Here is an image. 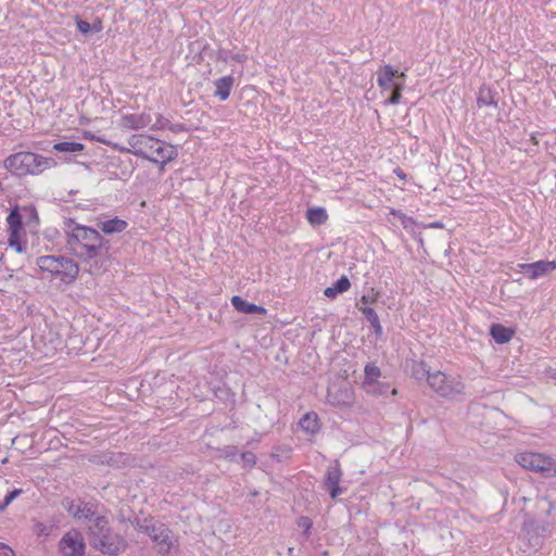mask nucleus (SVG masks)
Masks as SVG:
<instances>
[{
	"instance_id": "1",
	"label": "nucleus",
	"mask_w": 556,
	"mask_h": 556,
	"mask_svg": "<svg viewBox=\"0 0 556 556\" xmlns=\"http://www.w3.org/2000/svg\"><path fill=\"white\" fill-rule=\"evenodd\" d=\"M64 232L67 249L83 262L110 255L111 242L97 228L67 218L64 220Z\"/></svg>"
},
{
	"instance_id": "2",
	"label": "nucleus",
	"mask_w": 556,
	"mask_h": 556,
	"mask_svg": "<svg viewBox=\"0 0 556 556\" xmlns=\"http://www.w3.org/2000/svg\"><path fill=\"white\" fill-rule=\"evenodd\" d=\"M535 508V518H527L522 527L523 536L529 546L533 548L543 544L549 527L556 521L555 515H553V511H556V504L552 501L551 495L538 497Z\"/></svg>"
},
{
	"instance_id": "3",
	"label": "nucleus",
	"mask_w": 556,
	"mask_h": 556,
	"mask_svg": "<svg viewBox=\"0 0 556 556\" xmlns=\"http://www.w3.org/2000/svg\"><path fill=\"white\" fill-rule=\"evenodd\" d=\"M128 152L134 155L148 160L154 164H160V169L177 156L173 146L164 147L160 140L143 134L132 135L128 139Z\"/></svg>"
},
{
	"instance_id": "4",
	"label": "nucleus",
	"mask_w": 556,
	"mask_h": 556,
	"mask_svg": "<svg viewBox=\"0 0 556 556\" xmlns=\"http://www.w3.org/2000/svg\"><path fill=\"white\" fill-rule=\"evenodd\" d=\"M56 161L53 157H46L29 151H21L9 155L3 166L12 175L16 177L37 176L46 169L56 166Z\"/></svg>"
},
{
	"instance_id": "5",
	"label": "nucleus",
	"mask_w": 556,
	"mask_h": 556,
	"mask_svg": "<svg viewBox=\"0 0 556 556\" xmlns=\"http://www.w3.org/2000/svg\"><path fill=\"white\" fill-rule=\"evenodd\" d=\"M99 521L89 527L90 545L108 555H118L127 547L126 540L118 533L113 532L108 519H98Z\"/></svg>"
},
{
	"instance_id": "6",
	"label": "nucleus",
	"mask_w": 556,
	"mask_h": 556,
	"mask_svg": "<svg viewBox=\"0 0 556 556\" xmlns=\"http://www.w3.org/2000/svg\"><path fill=\"white\" fill-rule=\"evenodd\" d=\"M41 271L49 273L51 277L60 279L64 283H72L76 280L79 266L70 257L63 255H43L36 260Z\"/></svg>"
},
{
	"instance_id": "7",
	"label": "nucleus",
	"mask_w": 556,
	"mask_h": 556,
	"mask_svg": "<svg viewBox=\"0 0 556 556\" xmlns=\"http://www.w3.org/2000/svg\"><path fill=\"white\" fill-rule=\"evenodd\" d=\"M429 387L440 396L455 400L464 394L465 384L454 376L438 370L428 376Z\"/></svg>"
},
{
	"instance_id": "8",
	"label": "nucleus",
	"mask_w": 556,
	"mask_h": 556,
	"mask_svg": "<svg viewBox=\"0 0 556 556\" xmlns=\"http://www.w3.org/2000/svg\"><path fill=\"white\" fill-rule=\"evenodd\" d=\"M516 462L525 469L549 478L556 476V459L542 453L522 452L515 457Z\"/></svg>"
},
{
	"instance_id": "9",
	"label": "nucleus",
	"mask_w": 556,
	"mask_h": 556,
	"mask_svg": "<svg viewBox=\"0 0 556 556\" xmlns=\"http://www.w3.org/2000/svg\"><path fill=\"white\" fill-rule=\"evenodd\" d=\"M8 244L13 248L17 253H24L26 251V242L21 241V231L23 228V213L20 207L15 205L11 208L8 217Z\"/></svg>"
},
{
	"instance_id": "10",
	"label": "nucleus",
	"mask_w": 556,
	"mask_h": 556,
	"mask_svg": "<svg viewBox=\"0 0 556 556\" xmlns=\"http://www.w3.org/2000/svg\"><path fill=\"white\" fill-rule=\"evenodd\" d=\"M59 548L63 556H81L85 553L86 545L81 534L73 530L63 535Z\"/></svg>"
},
{
	"instance_id": "11",
	"label": "nucleus",
	"mask_w": 556,
	"mask_h": 556,
	"mask_svg": "<svg viewBox=\"0 0 556 556\" xmlns=\"http://www.w3.org/2000/svg\"><path fill=\"white\" fill-rule=\"evenodd\" d=\"M381 377L380 368L374 364L369 363L364 368V388H366L367 392L386 394L389 388L388 384H383L379 382V378Z\"/></svg>"
},
{
	"instance_id": "12",
	"label": "nucleus",
	"mask_w": 556,
	"mask_h": 556,
	"mask_svg": "<svg viewBox=\"0 0 556 556\" xmlns=\"http://www.w3.org/2000/svg\"><path fill=\"white\" fill-rule=\"evenodd\" d=\"M342 470L338 464L327 468L324 479V489L328 491L332 500H336L343 493V489L340 486Z\"/></svg>"
},
{
	"instance_id": "13",
	"label": "nucleus",
	"mask_w": 556,
	"mask_h": 556,
	"mask_svg": "<svg viewBox=\"0 0 556 556\" xmlns=\"http://www.w3.org/2000/svg\"><path fill=\"white\" fill-rule=\"evenodd\" d=\"M518 268L522 271L529 279H538L547 273L554 270L556 268L555 262L549 261H538L534 263H521L518 264Z\"/></svg>"
},
{
	"instance_id": "14",
	"label": "nucleus",
	"mask_w": 556,
	"mask_h": 556,
	"mask_svg": "<svg viewBox=\"0 0 556 556\" xmlns=\"http://www.w3.org/2000/svg\"><path fill=\"white\" fill-rule=\"evenodd\" d=\"M405 80V74L399 73L390 64H384L377 72V84L382 89H389Z\"/></svg>"
},
{
	"instance_id": "15",
	"label": "nucleus",
	"mask_w": 556,
	"mask_h": 556,
	"mask_svg": "<svg viewBox=\"0 0 556 556\" xmlns=\"http://www.w3.org/2000/svg\"><path fill=\"white\" fill-rule=\"evenodd\" d=\"M151 540L156 544L157 552L160 554H168L170 548L173 547V532L165 525H159L157 529H152Z\"/></svg>"
},
{
	"instance_id": "16",
	"label": "nucleus",
	"mask_w": 556,
	"mask_h": 556,
	"mask_svg": "<svg viewBox=\"0 0 556 556\" xmlns=\"http://www.w3.org/2000/svg\"><path fill=\"white\" fill-rule=\"evenodd\" d=\"M127 222L119 217H114L106 220H99L97 223V229L99 230V232L101 231L108 236L121 233L127 228Z\"/></svg>"
},
{
	"instance_id": "17",
	"label": "nucleus",
	"mask_w": 556,
	"mask_h": 556,
	"mask_svg": "<svg viewBox=\"0 0 556 556\" xmlns=\"http://www.w3.org/2000/svg\"><path fill=\"white\" fill-rule=\"evenodd\" d=\"M230 301L235 309L240 313L248 315H265L267 312L264 306L248 302L240 295H233Z\"/></svg>"
},
{
	"instance_id": "18",
	"label": "nucleus",
	"mask_w": 556,
	"mask_h": 556,
	"mask_svg": "<svg viewBox=\"0 0 556 556\" xmlns=\"http://www.w3.org/2000/svg\"><path fill=\"white\" fill-rule=\"evenodd\" d=\"M123 126L129 129H141L149 126L152 122V116L149 113L128 114L122 118Z\"/></svg>"
},
{
	"instance_id": "19",
	"label": "nucleus",
	"mask_w": 556,
	"mask_h": 556,
	"mask_svg": "<svg viewBox=\"0 0 556 556\" xmlns=\"http://www.w3.org/2000/svg\"><path fill=\"white\" fill-rule=\"evenodd\" d=\"M235 84V78L231 75L220 77L214 81L215 91L214 96L220 101H225L229 98L231 89Z\"/></svg>"
},
{
	"instance_id": "20",
	"label": "nucleus",
	"mask_w": 556,
	"mask_h": 556,
	"mask_svg": "<svg viewBox=\"0 0 556 556\" xmlns=\"http://www.w3.org/2000/svg\"><path fill=\"white\" fill-rule=\"evenodd\" d=\"M76 514H78L76 520L87 522L88 528L97 523L99 521L98 519H108L104 516L98 515L93 505L85 502L80 506V510H76Z\"/></svg>"
},
{
	"instance_id": "21",
	"label": "nucleus",
	"mask_w": 556,
	"mask_h": 556,
	"mask_svg": "<svg viewBox=\"0 0 556 556\" xmlns=\"http://www.w3.org/2000/svg\"><path fill=\"white\" fill-rule=\"evenodd\" d=\"M300 428L309 434H316L320 430L319 419L315 412L306 413L299 421Z\"/></svg>"
},
{
	"instance_id": "22",
	"label": "nucleus",
	"mask_w": 556,
	"mask_h": 556,
	"mask_svg": "<svg viewBox=\"0 0 556 556\" xmlns=\"http://www.w3.org/2000/svg\"><path fill=\"white\" fill-rule=\"evenodd\" d=\"M350 288V279L346 276H341L332 286L325 289L324 294L329 299H334L338 294L348 291Z\"/></svg>"
},
{
	"instance_id": "23",
	"label": "nucleus",
	"mask_w": 556,
	"mask_h": 556,
	"mask_svg": "<svg viewBox=\"0 0 556 556\" xmlns=\"http://www.w3.org/2000/svg\"><path fill=\"white\" fill-rule=\"evenodd\" d=\"M490 334L496 343L503 344L511 339L514 331L501 324H494L491 326Z\"/></svg>"
},
{
	"instance_id": "24",
	"label": "nucleus",
	"mask_w": 556,
	"mask_h": 556,
	"mask_svg": "<svg viewBox=\"0 0 556 556\" xmlns=\"http://www.w3.org/2000/svg\"><path fill=\"white\" fill-rule=\"evenodd\" d=\"M477 103L479 106H497V101L495 100V92L491 90L490 87L483 85L480 87Z\"/></svg>"
},
{
	"instance_id": "25",
	"label": "nucleus",
	"mask_w": 556,
	"mask_h": 556,
	"mask_svg": "<svg viewBox=\"0 0 556 556\" xmlns=\"http://www.w3.org/2000/svg\"><path fill=\"white\" fill-rule=\"evenodd\" d=\"M359 311L362 312V314L365 316L366 320L372 327L375 334L377 337H381L382 336V327H381V324H380V320H379V317H378V314L376 313V311L368 306L359 307Z\"/></svg>"
},
{
	"instance_id": "26",
	"label": "nucleus",
	"mask_w": 556,
	"mask_h": 556,
	"mask_svg": "<svg viewBox=\"0 0 556 556\" xmlns=\"http://www.w3.org/2000/svg\"><path fill=\"white\" fill-rule=\"evenodd\" d=\"M306 217L312 225H323L328 219V214L324 207H311L306 212Z\"/></svg>"
},
{
	"instance_id": "27",
	"label": "nucleus",
	"mask_w": 556,
	"mask_h": 556,
	"mask_svg": "<svg viewBox=\"0 0 556 556\" xmlns=\"http://www.w3.org/2000/svg\"><path fill=\"white\" fill-rule=\"evenodd\" d=\"M53 149L58 152L63 153H76L83 151L85 149V146L80 142L63 141L55 143Z\"/></svg>"
},
{
	"instance_id": "28",
	"label": "nucleus",
	"mask_w": 556,
	"mask_h": 556,
	"mask_svg": "<svg viewBox=\"0 0 556 556\" xmlns=\"http://www.w3.org/2000/svg\"><path fill=\"white\" fill-rule=\"evenodd\" d=\"M20 210L23 213V222L27 226L37 225L39 223V216L35 206L27 205L21 207Z\"/></svg>"
},
{
	"instance_id": "29",
	"label": "nucleus",
	"mask_w": 556,
	"mask_h": 556,
	"mask_svg": "<svg viewBox=\"0 0 556 556\" xmlns=\"http://www.w3.org/2000/svg\"><path fill=\"white\" fill-rule=\"evenodd\" d=\"M83 503L84 502L80 500L76 502L73 498L64 497L62 500L61 505L71 516H73L76 519L78 516V514H76V510H80V506L83 505Z\"/></svg>"
},
{
	"instance_id": "30",
	"label": "nucleus",
	"mask_w": 556,
	"mask_h": 556,
	"mask_svg": "<svg viewBox=\"0 0 556 556\" xmlns=\"http://www.w3.org/2000/svg\"><path fill=\"white\" fill-rule=\"evenodd\" d=\"M413 377L417 380L427 379L428 376H431V372L427 369L425 363H415L412 368Z\"/></svg>"
},
{
	"instance_id": "31",
	"label": "nucleus",
	"mask_w": 556,
	"mask_h": 556,
	"mask_svg": "<svg viewBox=\"0 0 556 556\" xmlns=\"http://www.w3.org/2000/svg\"><path fill=\"white\" fill-rule=\"evenodd\" d=\"M404 87V81L396 83L394 87H392L391 96L384 101V104H392L395 105L400 103V100L402 98V90Z\"/></svg>"
},
{
	"instance_id": "32",
	"label": "nucleus",
	"mask_w": 556,
	"mask_h": 556,
	"mask_svg": "<svg viewBox=\"0 0 556 556\" xmlns=\"http://www.w3.org/2000/svg\"><path fill=\"white\" fill-rule=\"evenodd\" d=\"M298 526L303 529V535L306 539H308L309 535H311V529H312V526H313V522H312L311 518H308L306 516L300 517L299 520H298Z\"/></svg>"
},
{
	"instance_id": "33",
	"label": "nucleus",
	"mask_w": 556,
	"mask_h": 556,
	"mask_svg": "<svg viewBox=\"0 0 556 556\" xmlns=\"http://www.w3.org/2000/svg\"><path fill=\"white\" fill-rule=\"evenodd\" d=\"M240 460L244 466L252 468L256 464V455L247 451L240 454Z\"/></svg>"
},
{
	"instance_id": "34",
	"label": "nucleus",
	"mask_w": 556,
	"mask_h": 556,
	"mask_svg": "<svg viewBox=\"0 0 556 556\" xmlns=\"http://www.w3.org/2000/svg\"><path fill=\"white\" fill-rule=\"evenodd\" d=\"M401 224L402 226L404 227V229L408 230V231H414V227L416 226V220L410 217V216H407L406 214H401Z\"/></svg>"
},
{
	"instance_id": "35",
	"label": "nucleus",
	"mask_w": 556,
	"mask_h": 556,
	"mask_svg": "<svg viewBox=\"0 0 556 556\" xmlns=\"http://www.w3.org/2000/svg\"><path fill=\"white\" fill-rule=\"evenodd\" d=\"M224 454H225V457L227 459H229L230 462H237V456H238V448L233 445H229V446H226L224 448Z\"/></svg>"
},
{
	"instance_id": "36",
	"label": "nucleus",
	"mask_w": 556,
	"mask_h": 556,
	"mask_svg": "<svg viewBox=\"0 0 556 556\" xmlns=\"http://www.w3.org/2000/svg\"><path fill=\"white\" fill-rule=\"evenodd\" d=\"M168 125H170V122L167 118L162 115H157L155 123L151 126V129H168Z\"/></svg>"
},
{
	"instance_id": "37",
	"label": "nucleus",
	"mask_w": 556,
	"mask_h": 556,
	"mask_svg": "<svg viewBox=\"0 0 556 556\" xmlns=\"http://www.w3.org/2000/svg\"><path fill=\"white\" fill-rule=\"evenodd\" d=\"M23 493L22 489H14L7 493V495L3 498L4 505H10L17 496H20Z\"/></svg>"
},
{
	"instance_id": "38",
	"label": "nucleus",
	"mask_w": 556,
	"mask_h": 556,
	"mask_svg": "<svg viewBox=\"0 0 556 556\" xmlns=\"http://www.w3.org/2000/svg\"><path fill=\"white\" fill-rule=\"evenodd\" d=\"M76 26L81 34L86 35L91 31V25L87 21H84L78 16L76 17Z\"/></svg>"
},
{
	"instance_id": "39",
	"label": "nucleus",
	"mask_w": 556,
	"mask_h": 556,
	"mask_svg": "<svg viewBox=\"0 0 556 556\" xmlns=\"http://www.w3.org/2000/svg\"><path fill=\"white\" fill-rule=\"evenodd\" d=\"M341 394L343 399L342 401H338V404L342 406H350L352 403V392L345 389L344 391H341Z\"/></svg>"
},
{
	"instance_id": "40",
	"label": "nucleus",
	"mask_w": 556,
	"mask_h": 556,
	"mask_svg": "<svg viewBox=\"0 0 556 556\" xmlns=\"http://www.w3.org/2000/svg\"><path fill=\"white\" fill-rule=\"evenodd\" d=\"M151 523H152L151 519L144 518L142 520L138 519L137 522H136V526H137L139 531L144 533L147 531L148 527H150Z\"/></svg>"
},
{
	"instance_id": "41",
	"label": "nucleus",
	"mask_w": 556,
	"mask_h": 556,
	"mask_svg": "<svg viewBox=\"0 0 556 556\" xmlns=\"http://www.w3.org/2000/svg\"><path fill=\"white\" fill-rule=\"evenodd\" d=\"M229 58H230V54H229V52H228L227 50H225V49H218V50L216 51L215 59H216L217 61L227 62Z\"/></svg>"
},
{
	"instance_id": "42",
	"label": "nucleus",
	"mask_w": 556,
	"mask_h": 556,
	"mask_svg": "<svg viewBox=\"0 0 556 556\" xmlns=\"http://www.w3.org/2000/svg\"><path fill=\"white\" fill-rule=\"evenodd\" d=\"M35 531L39 535H48L49 534V528L42 522H38L35 526Z\"/></svg>"
},
{
	"instance_id": "43",
	"label": "nucleus",
	"mask_w": 556,
	"mask_h": 556,
	"mask_svg": "<svg viewBox=\"0 0 556 556\" xmlns=\"http://www.w3.org/2000/svg\"><path fill=\"white\" fill-rule=\"evenodd\" d=\"M0 556H15V554L8 545L0 543Z\"/></svg>"
},
{
	"instance_id": "44",
	"label": "nucleus",
	"mask_w": 556,
	"mask_h": 556,
	"mask_svg": "<svg viewBox=\"0 0 556 556\" xmlns=\"http://www.w3.org/2000/svg\"><path fill=\"white\" fill-rule=\"evenodd\" d=\"M125 455L123 453L117 454H111V456L106 459V463L110 465L117 464L121 458H123Z\"/></svg>"
},
{
	"instance_id": "45",
	"label": "nucleus",
	"mask_w": 556,
	"mask_h": 556,
	"mask_svg": "<svg viewBox=\"0 0 556 556\" xmlns=\"http://www.w3.org/2000/svg\"><path fill=\"white\" fill-rule=\"evenodd\" d=\"M168 129L173 132H180V131H184L186 130V127L184 124H172L168 125Z\"/></svg>"
},
{
	"instance_id": "46",
	"label": "nucleus",
	"mask_w": 556,
	"mask_h": 556,
	"mask_svg": "<svg viewBox=\"0 0 556 556\" xmlns=\"http://www.w3.org/2000/svg\"><path fill=\"white\" fill-rule=\"evenodd\" d=\"M84 138L89 139V140H94L98 142H102V143H106V141L104 139H101V138L94 136L91 131H85Z\"/></svg>"
},
{
	"instance_id": "47",
	"label": "nucleus",
	"mask_w": 556,
	"mask_h": 556,
	"mask_svg": "<svg viewBox=\"0 0 556 556\" xmlns=\"http://www.w3.org/2000/svg\"><path fill=\"white\" fill-rule=\"evenodd\" d=\"M230 58L237 63H243L247 60V55L241 53L231 54Z\"/></svg>"
},
{
	"instance_id": "48",
	"label": "nucleus",
	"mask_w": 556,
	"mask_h": 556,
	"mask_svg": "<svg viewBox=\"0 0 556 556\" xmlns=\"http://www.w3.org/2000/svg\"><path fill=\"white\" fill-rule=\"evenodd\" d=\"M361 302L365 305L372 304L375 302V298L370 295H363Z\"/></svg>"
},
{
	"instance_id": "49",
	"label": "nucleus",
	"mask_w": 556,
	"mask_h": 556,
	"mask_svg": "<svg viewBox=\"0 0 556 556\" xmlns=\"http://www.w3.org/2000/svg\"><path fill=\"white\" fill-rule=\"evenodd\" d=\"M91 30L98 33V31H101L102 30V23L101 21H97L94 22L92 25H91Z\"/></svg>"
},
{
	"instance_id": "50",
	"label": "nucleus",
	"mask_w": 556,
	"mask_h": 556,
	"mask_svg": "<svg viewBox=\"0 0 556 556\" xmlns=\"http://www.w3.org/2000/svg\"><path fill=\"white\" fill-rule=\"evenodd\" d=\"M152 529H157V526H155L154 523H151L150 527H148L147 531L144 532L146 534H148L150 538L152 536L153 532H152Z\"/></svg>"
},
{
	"instance_id": "51",
	"label": "nucleus",
	"mask_w": 556,
	"mask_h": 556,
	"mask_svg": "<svg viewBox=\"0 0 556 556\" xmlns=\"http://www.w3.org/2000/svg\"><path fill=\"white\" fill-rule=\"evenodd\" d=\"M390 214H392V215H394V216H397V217L401 219V214H403V213H402L401 211H399V210H394V208H392V210L390 211Z\"/></svg>"
},
{
	"instance_id": "52",
	"label": "nucleus",
	"mask_w": 556,
	"mask_h": 556,
	"mask_svg": "<svg viewBox=\"0 0 556 556\" xmlns=\"http://www.w3.org/2000/svg\"><path fill=\"white\" fill-rule=\"evenodd\" d=\"M430 227H432V228H441L442 227V223L434 222V223L430 224Z\"/></svg>"
},
{
	"instance_id": "53",
	"label": "nucleus",
	"mask_w": 556,
	"mask_h": 556,
	"mask_svg": "<svg viewBox=\"0 0 556 556\" xmlns=\"http://www.w3.org/2000/svg\"><path fill=\"white\" fill-rule=\"evenodd\" d=\"M549 377L556 381V369L551 370Z\"/></svg>"
},
{
	"instance_id": "54",
	"label": "nucleus",
	"mask_w": 556,
	"mask_h": 556,
	"mask_svg": "<svg viewBox=\"0 0 556 556\" xmlns=\"http://www.w3.org/2000/svg\"><path fill=\"white\" fill-rule=\"evenodd\" d=\"M7 507H8V505H4V502L2 501L0 503V513L3 511Z\"/></svg>"
},
{
	"instance_id": "55",
	"label": "nucleus",
	"mask_w": 556,
	"mask_h": 556,
	"mask_svg": "<svg viewBox=\"0 0 556 556\" xmlns=\"http://www.w3.org/2000/svg\"><path fill=\"white\" fill-rule=\"evenodd\" d=\"M396 173H397L399 177L405 178V174H402L401 169H397Z\"/></svg>"
},
{
	"instance_id": "56",
	"label": "nucleus",
	"mask_w": 556,
	"mask_h": 556,
	"mask_svg": "<svg viewBox=\"0 0 556 556\" xmlns=\"http://www.w3.org/2000/svg\"><path fill=\"white\" fill-rule=\"evenodd\" d=\"M418 242L420 243V245L424 244V239L421 238L420 233L418 235Z\"/></svg>"
},
{
	"instance_id": "57",
	"label": "nucleus",
	"mask_w": 556,
	"mask_h": 556,
	"mask_svg": "<svg viewBox=\"0 0 556 556\" xmlns=\"http://www.w3.org/2000/svg\"><path fill=\"white\" fill-rule=\"evenodd\" d=\"M397 393L396 389L392 390V394L395 395Z\"/></svg>"
}]
</instances>
